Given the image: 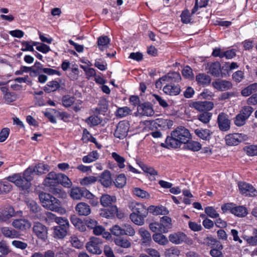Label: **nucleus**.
I'll use <instances>...</instances> for the list:
<instances>
[{
    "instance_id": "1",
    "label": "nucleus",
    "mask_w": 257,
    "mask_h": 257,
    "mask_svg": "<svg viewBox=\"0 0 257 257\" xmlns=\"http://www.w3.org/2000/svg\"><path fill=\"white\" fill-rule=\"evenodd\" d=\"M191 138V134L188 129L184 126L176 127L171 134V137H168L165 143L168 147L177 148L182 144H186Z\"/></svg>"
},
{
    "instance_id": "2",
    "label": "nucleus",
    "mask_w": 257,
    "mask_h": 257,
    "mask_svg": "<svg viewBox=\"0 0 257 257\" xmlns=\"http://www.w3.org/2000/svg\"><path fill=\"white\" fill-rule=\"evenodd\" d=\"M39 197L40 202L45 208L55 212L60 211L61 207L58 199L44 192L40 193Z\"/></svg>"
},
{
    "instance_id": "3",
    "label": "nucleus",
    "mask_w": 257,
    "mask_h": 257,
    "mask_svg": "<svg viewBox=\"0 0 257 257\" xmlns=\"http://www.w3.org/2000/svg\"><path fill=\"white\" fill-rule=\"evenodd\" d=\"M58 174L54 172L49 173L44 181L45 186L50 187L49 191L54 195L60 194L61 189L57 187L59 185Z\"/></svg>"
},
{
    "instance_id": "4",
    "label": "nucleus",
    "mask_w": 257,
    "mask_h": 257,
    "mask_svg": "<svg viewBox=\"0 0 257 257\" xmlns=\"http://www.w3.org/2000/svg\"><path fill=\"white\" fill-rule=\"evenodd\" d=\"M226 144L228 146H236L239 143L247 141L248 137L243 133H234L227 135L225 137Z\"/></svg>"
},
{
    "instance_id": "5",
    "label": "nucleus",
    "mask_w": 257,
    "mask_h": 257,
    "mask_svg": "<svg viewBox=\"0 0 257 257\" xmlns=\"http://www.w3.org/2000/svg\"><path fill=\"white\" fill-rule=\"evenodd\" d=\"M48 228L39 222H35L33 227L34 234L40 239L45 241L48 238Z\"/></svg>"
},
{
    "instance_id": "6",
    "label": "nucleus",
    "mask_w": 257,
    "mask_h": 257,
    "mask_svg": "<svg viewBox=\"0 0 257 257\" xmlns=\"http://www.w3.org/2000/svg\"><path fill=\"white\" fill-rule=\"evenodd\" d=\"M9 182L14 183L17 186L23 190L29 189L31 186V183L28 182L24 177L22 178L19 174H14L8 177Z\"/></svg>"
},
{
    "instance_id": "7",
    "label": "nucleus",
    "mask_w": 257,
    "mask_h": 257,
    "mask_svg": "<svg viewBox=\"0 0 257 257\" xmlns=\"http://www.w3.org/2000/svg\"><path fill=\"white\" fill-rule=\"evenodd\" d=\"M240 192L245 196L254 197L257 195V190L251 185L245 182L238 184Z\"/></svg>"
},
{
    "instance_id": "8",
    "label": "nucleus",
    "mask_w": 257,
    "mask_h": 257,
    "mask_svg": "<svg viewBox=\"0 0 257 257\" xmlns=\"http://www.w3.org/2000/svg\"><path fill=\"white\" fill-rule=\"evenodd\" d=\"M101 242L100 239L97 237H91L87 243L86 247L88 251L92 253L99 254L101 253Z\"/></svg>"
},
{
    "instance_id": "9",
    "label": "nucleus",
    "mask_w": 257,
    "mask_h": 257,
    "mask_svg": "<svg viewBox=\"0 0 257 257\" xmlns=\"http://www.w3.org/2000/svg\"><path fill=\"white\" fill-rule=\"evenodd\" d=\"M189 106L199 111H203L211 110L214 107V104L212 102L207 101H193L189 104Z\"/></svg>"
},
{
    "instance_id": "10",
    "label": "nucleus",
    "mask_w": 257,
    "mask_h": 257,
    "mask_svg": "<svg viewBox=\"0 0 257 257\" xmlns=\"http://www.w3.org/2000/svg\"><path fill=\"white\" fill-rule=\"evenodd\" d=\"M129 129L128 123L126 121H120L116 126L114 135L119 139H124L127 135Z\"/></svg>"
},
{
    "instance_id": "11",
    "label": "nucleus",
    "mask_w": 257,
    "mask_h": 257,
    "mask_svg": "<svg viewBox=\"0 0 257 257\" xmlns=\"http://www.w3.org/2000/svg\"><path fill=\"white\" fill-rule=\"evenodd\" d=\"M217 123L221 131L226 132L230 129V120L228 119L227 115L224 113L222 112L219 114L217 117Z\"/></svg>"
},
{
    "instance_id": "12",
    "label": "nucleus",
    "mask_w": 257,
    "mask_h": 257,
    "mask_svg": "<svg viewBox=\"0 0 257 257\" xmlns=\"http://www.w3.org/2000/svg\"><path fill=\"white\" fill-rule=\"evenodd\" d=\"M137 112L143 116H150L154 114V111L151 103L145 102L140 104L137 107Z\"/></svg>"
},
{
    "instance_id": "13",
    "label": "nucleus",
    "mask_w": 257,
    "mask_h": 257,
    "mask_svg": "<svg viewBox=\"0 0 257 257\" xmlns=\"http://www.w3.org/2000/svg\"><path fill=\"white\" fill-rule=\"evenodd\" d=\"M213 87L219 91H226L232 88L231 82L225 80L218 79L212 83Z\"/></svg>"
},
{
    "instance_id": "14",
    "label": "nucleus",
    "mask_w": 257,
    "mask_h": 257,
    "mask_svg": "<svg viewBox=\"0 0 257 257\" xmlns=\"http://www.w3.org/2000/svg\"><path fill=\"white\" fill-rule=\"evenodd\" d=\"M186 234L182 232L173 233L169 235V241L175 244L182 243L186 241Z\"/></svg>"
},
{
    "instance_id": "15",
    "label": "nucleus",
    "mask_w": 257,
    "mask_h": 257,
    "mask_svg": "<svg viewBox=\"0 0 257 257\" xmlns=\"http://www.w3.org/2000/svg\"><path fill=\"white\" fill-rule=\"evenodd\" d=\"M15 214L14 209L11 206L3 209L0 212V221H6Z\"/></svg>"
},
{
    "instance_id": "16",
    "label": "nucleus",
    "mask_w": 257,
    "mask_h": 257,
    "mask_svg": "<svg viewBox=\"0 0 257 257\" xmlns=\"http://www.w3.org/2000/svg\"><path fill=\"white\" fill-rule=\"evenodd\" d=\"M13 226L17 229L21 230H25L31 227V224L27 220L19 219H16L12 223Z\"/></svg>"
},
{
    "instance_id": "17",
    "label": "nucleus",
    "mask_w": 257,
    "mask_h": 257,
    "mask_svg": "<svg viewBox=\"0 0 257 257\" xmlns=\"http://www.w3.org/2000/svg\"><path fill=\"white\" fill-rule=\"evenodd\" d=\"M160 222L162 228V232L164 233H167L172 227V219L168 216L162 217L160 218Z\"/></svg>"
},
{
    "instance_id": "18",
    "label": "nucleus",
    "mask_w": 257,
    "mask_h": 257,
    "mask_svg": "<svg viewBox=\"0 0 257 257\" xmlns=\"http://www.w3.org/2000/svg\"><path fill=\"white\" fill-rule=\"evenodd\" d=\"M132 213L147 217L148 213V208L142 203H136L133 204Z\"/></svg>"
},
{
    "instance_id": "19",
    "label": "nucleus",
    "mask_w": 257,
    "mask_h": 257,
    "mask_svg": "<svg viewBox=\"0 0 257 257\" xmlns=\"http://www.w3.org/2000/svg\"><path fill=\"white\" fill-rule=\"evenodd\" d=\"M148 212L154 215H167L169 213V211L167 208L162 205H151L148 208Z\"/></svg>"
},
{
    "instance_id": "20",
    "label": "nucleus",
    "mask_w": 257,
    "mask_h": 257,
    "mask_svg": "<svg viewBox=\"0 0 257 257\" xmlns=\"http://www.w3.org/2000/svg\"><path fill=\"white\" fill-rule=\"evenodd\" d=\"M75 210L77 212V214H73L71 215L70 220L73 225L78 229L80 228V203H78L76 207Z\"/></svg>"
},
{
    "instance_id": "21",
    "label": "nucleus",
    "mask_w": 257,
    "mask_h": 257,
    "mask_svg": "<svg viewBox=\"0 0 257 257\" xmlns=\"http://www.w3.org/2000/svg\"><path fill=\"white\" fill-rule=\"evenodd\" d=\"M81 140L84 143L91 142L94 143L96 148L100 149L101 148L102 146L99 144L96 139L94 138L91 134L86 129H84L83 131V135Z\"/></svg>"
},
{
    "instance_id": "22",
    "label": "nucleus",
    "mask_w": 257,
    "mask_h": 257,
    "mask_svg": "<svg viewBox=\"0 0 257 257\" xmlns=\"http://www.w3.org/2000/svg\"><path fill=\"white\" fill-rule=\"evenodd\" d=\"M81 197L88 200L89 202L93 206H96L98 203V198L86 189H81Z\"/></svg>"
},
{
    "instance_id": "23",
    "label": "nucleus",
    "mask_w": 257,
    "mask_h": 257,
    "mask_svg": "<svg viewBox=\"0 0 257 257\" xmlns=\"http://www.w3.org/2000/svg\"><path fill=\"white\" fill-rule=\"evenodd\" d=\"M117 212V207L116 206H112L109 209H100L99 215L104 218H110L113 217Z\"/></svg>"
},
{
    "instance_id": "24",
    "label": "nucleus",
    "mask_w": 257,
    "mask_h": 257,
    "mask_svg": "<svg viewBox=\"0 0 257 257\" xmlns=\"http://www.w3.org/2000/svg\"><path fill=\"white\" fill-rule=\"evenodd\" d=\"M138 233L141 237L142 243L147 245L151 242L152 240L151 235L148 230L143 227H141L139 229Z\"/></svg>"
},
{
    "instance_id": "25",
    "label": "nucleus",
    "mask_w": 257,
    "mask_h": 257,
    "mask_svg": "<svg viewBox=\"0 0 257 257\" xmlns=\"http://www.w3.org/2000/svg\"><path fill=\"white\" fill-rule=\"evenodd\" d=\"M99 181L104 187H109L112 182L110 172L108 170L104 171L99 177Z\"/></svg>"
},
{
    "instance_id": "26",
    "label": "nucleus",
    "mask_w": 257,
    "mask_h": 257,
    "mask_svg": "<svg viewBox=\"0 0 257 257\" xmlns=\"http://www.w3.org/2000/svg\"><path fill=\"white\" fill-rule=\"evenodd\" d=\"M164 92L170 95H177L180 92L181 89L178 85H166L163 89Z\"/></svg>"
},
{
    "instance_id": "27",
    "label": "nucleus",
    "mask_w": 257,
    "mask_h": 257,
    "mask_svg": "<svg viewBox=\"0 0 257 257\" xmlns=\"http://www.w3.org/2000/svg\"><path fill=\"white\" fill-rule=\"evenodd\" d=\"M195 135L200 139L204 140H209L212 132L208 129L197 128L194 131Z\"/></svg>"
},
{
    "instance_id": "28",
    "label": "nucleus",
    "mask_w": 257,
    "mask_h": 257,
    "mask_svg": "<svg viewBox=\"0 0 257 257\" xmlns=\"http://www.w3.org/2000/svg\"><path fill=\"white\" fill-rule=\"evenodd\" d=\"M207 67L209 73L215 76H219L221 70V65L219 62L208 63Z\"/></svg>"
},
{
    "instance_id": "29",
    "label": "nucleus",
    "mask_w": 257,
    "mask_h": 257,
    "mask_svg": "<svg viewBox=\"0 0 257 257\" xmlns=\"http://www.w3.org/2000/svg\"><path fill=\"white\" fill-rule=\"evenodd\" d=\"M110 39L107 36H101L97 39V45L101 51L107 49L110 45Z\"/></svg>"
},
{
    "instance_id": "30",
    "label": "nucleus",
    "mask_w": 257,
    "mask_h": 257,
    "mask_svg": "<svg viewBox=\"0 0 257 257\" xmlns=\"http://www.w3.org/2000/svg\"><path fill=\"white\" fill-rule=\"evenodd\" d=\"M196 80L199 85L205 86L210 83L211 79L209 75L205 73H200L196 76Z\"/></svg>"
},
{
    "instance_id": "31",
    "label": "nucleus",
    "mask_w": 257,
    "mask_h": 257,
    "mask_svg": "<svg viewBox=\"0 0 257 257\" xmlns=\"http://www.w3.org/2000/svg\"><path fill=\"white\" fill-rule=\"evenodd\" d=\"M116 200L114 196H110L108 194L103 195L100 199L101 204L104 207L109 206L112 203L115 202Z\"/></svg>"
},
{
    "instance_id": "32",
    "label": "nucleus",
    "mask_w": 257,
    "mask_h": 257,
    "mask_svg": "<svg viewBox=\"0 0 257 257\" xmlns=\"http://www.w3.org/2000/svg\"><path fill=\"white\" fill-rule=\"evenodd\" d=\"M163 233H155L153 235L154 241L161 245H165L169 242L167 237L163 234Z\"/></svg>"
},
{
    "instance_id": "33",
    "label": "nucleus",
    "mask_w": 257,
    "mask_h": 257,
    "mask_svg": "<svg viewBox=\"0 0 257 257\" xmlns=\"http://www.w3.org/2000/svg\"><path fill=\"white\" fill-rule=\"evenodd\" d=\"M67 228L64 227L55 226L54 228V235L55 238H63L67 233Z\"/></svg>"
},
{
    "instance_id": "34",
    "label": "nucleus",
    "mask_w": 257,
    "mask_h": 257,
    "mask_svg": "<svg viewBox=\"0 0 257 257\" xmlns=\"http://www.w3.org/2000/svg\"><path fill=\"white\" fill-rule=\"evenodd\" d=\"M232 213L236 216L243 217L247 215V211L246 208L242 206H234Z\"/></svg>"
},
{
    "instance_id": "35",
    "label": "nucleus",
    "mask_w": 257,
    "mask_h": 257,
    "mask_svg": "<svg viewBox=\"0 0 257 257\" xmlns=\"http://www.w3.org/2000/svg\"><path fill=\"white\" fill-rule=\"evenodd\" d=\"M146 217L135 214V213H132L130 214V218L132 221L135 224L138 225H143L145 222V218Z\"/></svg>"
},
{
    "instance_id": "36",
    "label": "nucleus",
    "mask_w": 257,
    "mask_h": 257,
    "mask_svg": "<svg viewBox=\"0 0 257 257\" xmlns=\"http://www.w3.org/2000/svg\"><path fill=\"white\" fill-rule=\"evenodd\" d=\"M99 155L96 151H93L89 153L87 156L83 157L82 160L83 162L90 163L97 160Z\"/></svg>"
},
{
    "instance_id": "37",
    "label": "nucleus",
    "mask_w": 257,
    "mask_h": 257,
    "mask_svg": "<svg viewBox=\"0 0 257 257\" xmlns=\"http://www.w3.org/2000/svg\"><path fill=\"white\" fill-rule=\"evenodd\" d=\"M162 80H166V81H179L181 80V76L179 73L176 72H172L162 77Z\"/></svg>"
},
{
    "instance_id": "38",
    "label": "nucleus",
    "mask_w": 257,
    "mask_h": 257,
    "mask_svg": "<svg viewBox=\"0 0 257 257\" xmlns=\"http://www.w3.org/2000/svg\"><path fill=\"white\" fill-rule=\"evenodd\" d=\"M115 244L123 248H128L131 246V243L126 238L118 237L114 240Z\"/></svg>"
},
{
    "instance_id": "39",
    "label": "nucleus",
    "mask_w": 257,
    "mask_h": 257,
    "mask_svg": "<svg viewBox=\"0 0 257 257\" xmlns=\"http://www.w3.org/2000/svg\"><path fill=\"white\" fill-rule=\"evenodd\" d=\"M25 202L30 211L33 213H37L41 210L40 207L33 200L27 199Z\"/></svg>"
},
{
    "instance_id": "40",
    "label": "nucleus",
    "mask_w": 257,
    "mask_h": 257,
    "mask_svg": "<svg viewBox=\"0 0 257 257\" xmlns=\"http://www.w3.org/2000/svg\"><path fill=\"white\" fill-rule=\"evenodd\" d=\"M223 249L222 245L217 242L215 248H212L210 251V254L212 257H223V254L221 250Z\"/></svg>"
},
{
    "instance_id": "41",
    "label": "nucleus",
    "mask_w": 257,
    "mask_h": 257,
    "mask_svg": "<svg viewBox=\"0 0 257 257\" xmlns=\"http://www.w3.org/2000/svg\"><path fill=\"white\" fill-rule=\"evenodd\" d=\"M111 156L117 163V164L119 168L123 169L125 167L124 162L125 160L123 157L120 156L115 152H112L111 153Z\"/></svg>"
},
{
    "instance_id": "42",
    "label": "nucleus",
    "mask_w": 257,
    "mask_h": 257,
    "mask_svg": "<svg viewBox=\"0 0 257 257\" xmlns=\"http://www.w3.org/2000/svg\"><path fill=\"white\" fill-rule=\"evenodd\" d=\"M34 168L35 169L36 174L38 175L45 174L49 170V166L42 163L38 164Z\"/></svg>"
},
{
    "instance_id": "43",
    "label": "nucleus",
    "mask_w": 257,
    "mask_h": 257,
    "mask_svg": "<svg viewBox=\"0 0 257 257\" xmlns=\"http://www.w3.org/2000/svg\"><path fill=\"white\" fill-rule=\"evenodd\" d=\"M59 184H61L65 187H70L72 183L69 178L65 174H58Z\"/></svg>"
},
{
    "instance_id": "44",
    "label": "nucleus",
    "mask_w": 257,
    "mask_h": 257,
    "mask_svg": "<svg viewBox=\"0 0 257 257\" xmlns=\"http://www.w3.org/2000/svg\"><path fill=\"white\" fill-rule=\"evenodd\" d=\"M60 87L59 83L56 81L49 82L47 86L44 88V90L46 92H53L56 90Z\"/></svg>"
},
{
    "instance_id": "45",
    "label": "nucleus",
    "mask_w": 257,
    "mask_h": 257,
    "mask_svg": "<svg viewBox=\"0 0 257 257\" xmlns=\"http://www.w3.org/2000/svg\"><path fill=\"white\" fill-rule=\"evenodd\" d=\"M185 147L187 149L193 151H198L201 148V145L199 142L193 141H188L186 142Z\"/></svg>"
},
{
    "instance_id": "46",
    "label": "nucleus",
    "mask_w": 257,
    "mask_h": 257,
    "mask_svg": "<svg viewBox=\"0 0 257 257\" xmlns=\"http://www.w3.org/2000/svg\"><path fill=\"white\" fill-rule=\"evenodd\" d=\"M90 126L97 125L101 122V120L97 116H91L85 120Z\"/></svg>"
},
{
    "instance_id": "47",
    "label": "nucleus",
    "mask_w": 257,
    "mask_h": 257,
    "mask_svg": "<svg viewBox=\"0 0 257 257\" xmlns=\"http://www.w3.org/2000/svg\"><path fill=\"white\" fill-rule=\"evenodd\" d=\"M133 193L135 195L141 198L148 199L150 197L149 193L140 188H135Z\"/></svg>"
},
{
    "instance_id": "48",
    "label": "nucleus",
    "mask_w": 257,
    "mask_h": 257,
    "mask_svg": "<svg viewBox=\"0 0 257 257\" xmlns=\"http://www.w3.org/2000/svg\"><path fill=\"white\" fill-rule=\"evenodd\" d=\"M126 179L124 174L119 175L115 180L114 184L117 188H122L126 184Z\"/></svg>"
},
{
    "instance_id": "49",
    "label": "nucleus",
    "mask_w": 257,
    "mask_h": 257,
    "mask_svg": "<svg viewBox=\"0 0 257 257\" xmlns=\"http://www.w3.org/2000/svg\"><path fill=\"white\" fill-rule=\"evenodd\" d=\"M209 0H196L195 6L192 10V14H195L199 8L205 7Z\"/></svg>"
},
{
    "instance_id": "50",
    "label": "nucleus",
    "mask_w": 257,
    "mask_h": 257,
    "mask_svg": "<svg viewBox=\"0 0 257 257\" xmlns=\"http://www.w3.org/2000/svg\"><path fill=\"white\" fill-rule=\"evenodd\" d=\"M32 67V71H31L30 75L32 76L38 75L43 72L42 65L40 63L36 62Z\"/></svg>"
},
{
    "instance_id": "51",
    "label": "nucleus",
    "mask_w": 257,
    "mask_h": 257,
    "mask_svg": "<svg viewBox=\"0 0 257 257\" xmlns=\"http://www.w3.org/2000/svg\"><path fill=\"white\" fill-rule=\"evenodd\" d=\"M2 232L6 237L14 238L17 235V232L14 229H10L9 227H3L1 229Z\"/></svg>"
},
{
    "instance_id": "52",
    "label": "nucleus",
    "mask_w": 257,
    "mask_h": 257,
    "mask_svg": "<svg viewBox=\"0 0 257 257\" xmlns=\"http://www.w3.org/2000/svg\"><path fill=\"white\" fill-rule=\"evenodd\" d=\"M150 229L155 233H163L160 222H153L149 224Z\"/></svg>"
},
{
    "instance_id": "53",
    "label": "nucleus",
    "mask_w": 257,
    "mask_h": 257,
    "mask_svg": "<svg viewBox=\"0 0 257 257\" xmlns=\"http://www.w3.org/2000/svg\"><path fill=\"white\" fill-rule=\"evenodd\" d=\"M35 173L36 174L35 169L34 167H30L24 171L23 176L28 182H30L33 179V176Z\"/></svg>"
},
{
    "instance_id": "54",
    "label": "nucleus",
    "mask_w": 257,
    "mask_h": 257,
    "mask_svg": "<svg viewBox=\"0 0 257 257\" xmlns=\"http://www.w3.org/2000/svg\"><path fill=\"white\" fill-rule=\"evenodd\" d=\"M156 123L161 127L164 128L167 127L170 128L173 125V121L166 119L158 118L156 120Z\"/></svg>"
},
{
    "instance_id": "55",
    "label": "nucleus",
    "mask_w": 257,
    "mask_h": 257,
    "mask_svg": "<svg viewBox=\"0 0 257 257\" xmlns=\"http://www.w3.org/2000/svg\"><path fill=\"white\" fill-rule=\"evenodd\" d=\"M204 211L209 217L212 218H218L219 216V214L213 207L208 206L205 208Z\"/></svg>"
},
{
    "instance_id": "56",
    "label": "nucleus",
    "mask_w": 257,
    "mask_h": 257,
    "mask_svg": "<svg viewBox=\"0 0 257 257\" xmlns=\"http://www.w3.org/2000/svg\"><path fill=\"white\" fill-rule=\"evenodd\" d=\"M212 117V113L208 112H205L199 114L198 116V119L204 123H208Z\"/></svg>"
},
{
    "instance_id": "57",
    "label": "nucleus",
    "mask_w": 257,
    "mask_h": 257,
    "mask_svg": "<svg viewBox=\"0 0 257 257\" xmlns=\"http://www.w3.org/2000/svg\"><path fill=\"white\" fill-rule=\"evenodd\" d=\"M246 120L247 119L239 113L235 117L234 122L236 126H241L245 124Z\"/></svg>"
},
{
    "instance_id": "58",
    "label": "nucleus",
    "mask_w": 257,
    "mask_h": 257,
    "mask_svg": "<svg viewBox=\"0 0 257 257\" xmlns=\"http://www.w3.org/2000/svg\"><path fill=\"white\" fill-rule=\"evenodd\" d=\"M131 112V110L128 107H120L117 110L116 116L119 117H123L128 115Z\"/></svg>"
},
{
    "instance_id": "59",
    "label": "nucleus",
    "mask_w": 257,
    "mask_h": 257,
    "mask_svg": "<svg viewBox=\"0 0 257 257\" xmlns=\"http://www.w3.org/2000/svg\"><path fill=\"white\" fill-rule=\"evenodd\" d=\"M12 185L9 182H0V192L1 193H7L12 190Z\"/></svg>"
},
{
    "instance_id": "60",
    "label": "nucleus",
    "mask_w": 257,
    "mask_h": 257,
    "mask_svg": "<svg viewBox=\"0 0 257 257\" xmlns=\"http://www.w3.org/2000/svg\"><path fill=\"white\" fill-rule=\"evenodd\" d=\"M111 233L115 236L123 235V229L118 225H114L110 229Z\"/></svg>"
},
{
    "instance_id": "61",
    "label": "nucleus",
    "mask_w": 257,
    "mask_h": 257,
    "mask_svg": "<svg viewBox=\"0 0 257 257\" xmlns=\"http://www.w3.org/2000/svg\"><path fill=\"white\" fill-rule=\"evenodd\" d=\"M123 235L133 236L136 233L134 228L130 224H125L123 225Z\"/></svg>"
},
{
    "instance_id": "62",
    "label": "nucleus",
    "mask_w": 257,
    "mask_h": 257,
    "mask_svg": "<svg viewBox=\"0 0 257 257\" xmlns=\"http://www.w3.org/2000/svg\"><path fill=\"white\" fill-rule=\"evenodd\" d=\"M181 21L183 23L188 24L191 22V14L188 10H184L181 15Z\"/></svg>"
},
{
    "instance_id": "63",
    "label": "nucleus",
    "mask_w": 257,
    "mask_h": 257,
    "mask_svg": "<svg viewBox=\"0 0 257 257\" xmlns=\"http://www.w3.org/2000/svg\"><path fill=\"white\" fill-rule=\"evenodd\" d=\"M244 149L248 156H254L257 155V146L250 145L246 147Z\"/></svg>"
},
{
    "instance_id": "64",
    "label": "nucleus",
    "mask_w": 257,
    "mask_h": 257,
    "mask_svg": "<svg viewBox=\"0 0 257 257\" xmlns=\"http://www.w3.org/2000/svg\"><path fill=\"white\" fill-rule=\"evenodd\" d=\"M253 108L251 106H246L241 110L239 113L247 119L253 112Z\"/></svg>"
}]
</instances>
